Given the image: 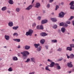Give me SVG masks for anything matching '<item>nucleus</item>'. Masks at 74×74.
I'll return each instance as SVG.
<instances>
[{
	"label": "nucleus",
	"instance_id": "nucleus-49",
	"mask_svg": "<svg viewBox=\"0 0 74 74\" xmlns=\"http://www.w3.org/2000/svg\"><path fill=\"white\" fill-rule=\"evenodd\" d=\"M66 23H68V24H70V21H66Z\"/></svg>",
	"mask_w": 74,
	"mask_h": 74
},
{
	"label": "nucleus",
	"instance_id": "nucleus-28",
	"mask_svg": "<svg viewBox=\"0 0 74 74\" xmlns=\"http://www.w3.org/2000/svg\"><path fill=\"white\" fill-rule=\"evenodd\" d=\"M70 58H74V55L73 54H71L70 55Z\"/></svg>",
	"mask_w": 74,
	"mask_h": 74
},
{
	"label": "nucleus",
	"instance_id": "nucleus-36",
	"mask_svg": "<svg viewBox=\"0 0 74 74\" xmlns=\"http://www.w3.org/2000/svg\"><path fill=\"white\" fill-rule=\"evenodd\" d=\"M40 29H41V30H43L44 29V28L43 27V26L42 25H41L40 26Z\"/></svg>",
	"mask_w": 74,
	"mask_h": 74
},
{
	"label": "nucleus",
	"instance_id": "nucleus-60",
	"mask_svg": "<svg viewBox=\"0 0 74 74\" xmlns=\"http://www.w3.org/2000/svg\"><path fill=\"white\" fill-rule=\"evenodd\" d=\"M34 0H33L32 1V4L33 3H34Z\"/></svg>",
	"mask_w": 74,
	"mask_h": 74
},
{
	"label": "nucleus",
	"instance_id": "nucleus-50",
	"mask_svg": "<svg viewBox=\"0 0 74 74\" xmlns=\"http://www.w3.org/2000/svg\"><path fill=\"white\" fill-rule=\"evenodd\" d=\"M66 55L68 59H69L70 58V56H68V54H66Z\"/></svg>",
	"mask_w": 74,
	"mask_h": 74
},
{
	"label": "nucleus",
	"instance_id": "nucleus-1",
	"mask_svg": "<svg viewBox=\"0 0 74 74\" xmlns=\"http://www.w3.org/2000/svg\"><path fill=\"white\" fill-rule=\"evenodd\" d=\"M33 33V30L31 29H29L28 32H26L25 35L28 36H32V34Z\"/></svg>",
	"mask_w": 74,
	"mask_h": 74
},
{
	"label": "nucleus",
	"instance_id": "nucleus-40",
	"mask_svg": "<svg viewBox=\"0 0 74 74\" xmlns=\"http://www.w3.org/2000/svg\"><path fill=\"white\" fill-rule=\"evenodd\" d=\"M57 27H58L57 25H54L53 27L54 28V29H56V28H57Z\"/></svg>",
	"mask_w": 74,
	"mask_h": 74
},
{
	"label": "nucleus",
	"instance_id": "nucleus-39",
	"mask_svg": "<svg viewBox=\"0 0 74 74\" xmlns=\"http://www.w3.org/2000/svg\"><path fill=\"white\" fill-rule=\"evenodd\" d=\"M58 51H62V48H59L57 50Z\"/></svg>",
	"mask_w": 74,
	"mask_h": 74
},
{
	"label": "nucleus",
	"instance_id": "nucleus-25",
	"mask_svg": "<svg viewBox=\"0 0 74 74\" xmlns=\"http://www.w3.org/2000/svg\"><path fill=\"white\" fill-rule=\"evenodd\" d=\"M31 59L32 62H33L34 63H35V59H34V58H31Z\"/></svg>",
	"mask_w": 74,
	"mask_h": 74
},
{
	"label": "nucleus",
	"instance_id": "nucleus-9",
	"mask_svg": "<svg viewBox=\"0 0 74 74\" xmlns=\"http://www.w3.org/2000/svg\"><path fill=\"white\" fill-rule=\"evenodd\" d=\"M51 20L52 21V22H56L57 21V19L56 18H51Z\"/></svg>",
	"mask_w": 74,
	"mask_h": 74
},
{
	"label": "nucleus",
	"instance_id": "nucleus-58",
	"mask_svg": "<svg viewBox=\"0 0 74 74\" xmlns=\"http://www.w3.org/2000/svg\"><path fill=\"white\" fill-rule=\"evenodd\" d=\"M45 47L47 49H48V46H46Z\"/></svg>",
	"mask_w": 74,
	"mask_h": 74
},
{
	"label": "nucleus",
	"instance_id": "nucleus-19",
	"mask_svg": "<svg viewBox=\"0 0 74 74\" xmlns=\"http://www.w3.org/2000/svg\"><path fill=\"white\" fill-rule=\"evenodd\" d=\"M30 48V47L26 45L25 47V49H29Z\"/></svg>",
	"mask_w": 74,
	"mask_h": 74
},
{
	"label": "nucleus",
	"instance_id": "nucleus-10",
	"mask_svg": "<svg viewBox=\"0 0 74 74\" xmlns=\"http://www.w3.org/2000/svg\"><path fill=\"white\" fill-rule=\"evenodd\" d=\"M8 24L9 26L10 27H11L13 26V23L12 22H9Z\"/></svg>",
	"mask_w": 74,
	"mask_h": 74
},
{
	"label": "nucleus",
	"instance_id": "nucleus-47",
	"mask_svg": "<svg viewBox=\"0 0 74 74\" xmlns=\"http://www.w3.org/2000/svg\"><path fill=\"white\" fill-rule=\"evenodd\" d=\"M41 17L40 16H38V19L40 21V20H41Z\"/></svg>",
	"mask_w": 74,
	"mask_h": 74
},
{
	"label": "nucleus",
	"instance_id": "nucleus-15",
	"mask_svg": "<svg viewBox=\"0 0 74 74\" xmlns=\"http://www.w3.org/2000/svg\"><path fill=\"white\" fill-rule=\"evenodd\" d=\"M40 46V44L39 43H38V44H34V46L36 48H38V46Z\"/></svg>",
	"mask_w": 74,
	"mask_h": 74
},
{
	"label": "nucleus",
	"instance_id": "nucleus-48",
	"mask_svg": "<svg viewBox=\"0 0 74 74\" xmlns=\"http://www.w3.org/2000/svg\"><path fill=\"white\" fill-rule=\"evenodd\" d=\"M37 29H40V26L38 25L37 26Z\"/></svg>",
	"mask_w": 74,
	"mask_h": 74
},
{
	"label": "nucleus",
	"instance_id": "nucleus-51",
	"mask_svg": "<svg viewBox=\"0 0 74 74\" xmlns=\"http://www.w3.org/2000/svg\"><path fill=\"white\" fill-rule=\"evenodd\" d=\"M62 58H60L58 59V61H61V60H62Z\"/></svg>",
	"mask_w": 74,
	"mask_h": 74
},
{
	"label": "nucleus",
	"instance_id": "nucleus-29",
	"mask_svg": "<svg viewBox=\"0 0 74 74\" xmlns=\"http://www.w3.org/2000/svg\"><path fill=\"white\" fill-rule=\"evenodd\" d=\"M52 42H57V40H51Z\"/></svg>",
	"mask_w": 74,
	"mask_h": 74
},
{
	"label": "nucleus",
	"instance_id": "nucleus-32",
	"mask_svg": "<svg viewBox=\"0 0 74 74\" xmlns=\"http://www.w3.org/2000/svg\"><path fill=\"white\" fill-rule=\"evenodd\" d=\"M70 8L71 9H72V10H74V5H71L70 6Z\"/></svg>",
	"mask_w": 74,
	"mask_h": 74
},
{
	"label": "nucleus",
	"instance_id": "nucleus-21",
	"mask_svg": "<svg viewBox=\"0 0 74 74\" xmlns=\"http://www.w3.org/2000/svg\"><path fill=\"white\" fill-rule=\"evenodd\" d=\"M9 3L10 4H14V2L12 0H10L9 1Z\"/></svg>",
	"mask_w": 74,
	"mask_h": 74
},
{
	"label": "nucleus",
	"instance_id": "nucleus-23",
	"mask_svg": "<svg viewBox=\"0 0 74 74\" xmlns=\"http://www.w3.org/2000/svg\"><path fill=\"white\" fill-rule=\"evenodd\" d=\"M7 10V7H4L1 8V10L2 11H5Z\"/></svg>",
	"mask_w": 74,
	"mask_h": 74
},
{
	"label": "nucleus",
	"instance_id": "nucleus-52",
	"mask_svg": "<svg viewBox=\"0 0 74 74\" xmlns=\"http://www.w3.org/2000/svg\"><path fill=\"white\" fill-rule=\"evenodd\" d=\"M47 8H49V7H50V5H49V4H48L47 5Z\"/></svg>",
	"mask_w": 74,
	"mask_h": 74
},
{
	"label": "nucleus",
	"instance_id": "nucleus-8",
	"mask_svg": "<svg viewBox=\"0 0 74 74\" xmlns=\"http://www.w3.org/2000/svg\"><path fill=\"white\" fill-rule=\"evenodd\" d=\"M12 59L13 60H14V61L18 60V58H17V57L15 56L13 57L12 58Z\"/></svg>",
	"mask_w": 74,
	"mask_h": 74
},
{
	"label": "nucleus",
	"instance_id": "nucleus-45",
	"mask_svg": "<svg viewBox=\"0 0 74 74\" xmlns=\"http://www.w3.org/2000/svg\"><path fill=\"white\" fill-rule=\"evenodd\" d=\"M30 61V59L28 58L27 59V60L25 61L26 63H27V62H29Z\"/></svg>",
	"mask_w": 74,
	"mask_h": 74
},
{
	"label": "nucleus",
	"instance_id": "nucleus-62",
	"mask_svg": "<svg viewBox=\"0 0 74 74\" xmlns=\"http://www.w3.org/2000/svg\"><path fill=\"white\" fill-rule=\"evenodd\" d=\"M8 13H10V11L9 10L7 11Z\"/></svg>",
	"mask_w": 74,
	"mask_h": 74
},
{
	"label": "nucleus",
	"instance_id": "nucleus-22",
	"mask_svg": "<svg viewBox=\"0 0 74 74\" xmlns=\"http://www.w3.org/2000/svg\"><path fill=\"white\" fill-rule=\"evenodd\" d=\"M21 54H22L24 56H25V57H27V55L25 54V53H24L23 52H21Z\"/></svg>",
	"mask_w": 74,
	"mask_h": 74
},
{
	"label": "nucleus",
	"instance_id": "nucleus-20",
	"mask_svg": "<svg viewBox=\"0 0 74 74\" xmlns=\"http://www.w3.org/2000/svg\"><path fill=\"white\" fill-rule=\"evenodd\" d=\"M18 28H19V26H17L16 27H13L12 29L14 30H17Z\"/></svg>",
	"mask_w": 74,
	"mask_h": 74
},
{
	"label": "nucleus",
	"instance_id": "nucleus-42",
	"mask_svg": "<svg viewBox=\"0 0 74 74\" xmlns=\"http://www.w3.org/2000/svg\"><path fill=\"white\" fill-rule=\"evenodd\" d=\"M74 18V16H71L70 18L69 19V20H71V19H73Z\"/></svg>",
	"mask_w": 74,
	"mask_h": 74
},
{
	"label": "nucleus",
	"instance_id": "nucleus-11",
	"mask_svg": "<svg viewBox=\"0 0 74 74\" xmlns=\"http://www.w3.org/2000/svg\"><path fill=\"white\" fill-rule=\"evenodd\" d=\"M66 50H68L70 51H72V48L71 47H68L66 48Z\"/></svg>",
	"mask_w": 74,
	"mask_h": 74
},
{
	"label": "nucleus",
	"instance_id": "nucleus-3",
	"mask_svg": "<svg viewBox=\"0 0 74 74\" xmlns=\"http://www.w3.org/2000/svg\"><path fill=\"white\" fill-rule=\"evenodd\" d=\"M69 67H73V65L71 64V62H70V63H68L67 64Z\"/></svg>",
	"mask_w": 74,
	"mask_h": 74
},
{
	"label": "nucleus",
	"instance_id": "nucleus-2",
	"mask_svg": "<svg viewBox=\"0 0 74 74\" xmlns=\"http://www.w3.org/2000/svg\"><path fill=\"white\" fill-rule=\"evenodd\" d=\"M64 16V14L63 12H61L59 14V17L60 18H63Z\"/></svg>",
	"mask_w": 74,
	"mask_h": 74
},
{
	"label": "nucleus",
	"instance_id": "nucleus-30",
	"mask_svg": "<svg viewBox=\"0 0 74 74\" xmlns=\"http://www.w3.org/2000/svg\"><path fill=\"white\" fill-rule=\"evenodd\" d=\"M24 53H25V54H27V55L29 54V53L28 51H24Z\"/></svg>",
	"mask_w": 74,
	"mask_h": 74
},
{
	"label": "nucleus",
	"instance_id": "nucleus-46",
	"mask_svg": "<svg viewBox=\"0 0 74 74\" xmlns=\"http://www.w3.org/2000/svg\"><path fill=\"white\" fill-rule=\"evenodd\" d=\"M55 65L56 66H57V67L59 66V64L58 63L55 64Z\"/></svg>",
	"mask_w": 74,
	"mask_h": 74
},
{
	"label": "nucleus",
	"instance_id": "nucleus-44",
	"mask_svg": "<svg viewBox=\"0 0 74 74\" xmlns=\"http://www.w3.org/2000/svg\"><path fill=\"white\" fill-rule=\"evenodd\" d=\"M47 61L48 62H50L51 63L52 62H53L52 60H49V59H48Z\"/></svg>",
	"mask_w": 74,
	"mask_h": 74
},
{
	"label": "nucleus",
	"instance_id": "nucleus-33",
	"mask_svg": "<svg viewBox=\"0 0 74 74\" xmlns=\"http://www.w3.org/2000/svg\"><path fill=\"white\" fill-rule=\"evenodd\" d=\"M70 45L71 48H74V44H70Z\"/></svg>",
	"mask_w": 74,
	"mask_h": 74
},
{
	"label": "nucleus",
	"instance_id": "nucleus-38",
	"mask_svg": "<svg viewBox=\"0 0 74 74\" xmlns=\"http://www.w3.org/2000/svg\"><path fill=\"white\" fill-rule=\"evenodd\" d=\"M59 8V6L58 5H56L55 10H58V9Z\"/></svg>",
	"mask_w": 74,
	"mask_h": 74
},
{
	"label": "nucleus",
	"instance_id": "nucleus-64",
	"mask_svg": "<svg viewBox=\"0 0 74 74\" xmlns=\"http://www.w3.org/2000/svg\"><path fill=\"white\" fill-rule=\"evenodd\" d=\"M4 48H7V46H4Z\"/></svg>",
	"mask_w": 74,
	"mask_h": 74
},
{
	"label": "nucleus",
	"instance_id": "nucleus-59",
	"mask_svg": "<svg viewBox=\"0 0 74 74\" xmlns=\"http://www.w3.org/2000/svg\"><path fill=\"white\" fill-rule=\"evenodd\" d=\"M58 33H60V29H58Z\"/></svg>",
	"mask_w": 74,
	"mask_h": 74
},
{
	"label": "nucleus",
	"instance_id": "nucleus-26",
	"mask_svg": "<svg viewBox=\"0 0 74 74\" xmlns=\"http://www.w3.org/2000/svg\"><path fill=\"white\" fill-rule=\"evenodd\" d=\"M32 27H36V23H34L32 25Z\"/></svg>",
	"mask_w": 74,
	"mask_h": 74
},
{
	"label": "nucleus",
	"instance_id": "nucleus-16",
	"mask_svg": "<svg viewBox=\"0 0 74 74\" xmlns=\"http://www.w3.org/2000/svg\"><path fill=\"white\" fill-rule=\"evenodd\" d=\"M41 48H42L41 46H39V47L37 48V51H41Z\"/></svg>",
	"mask_w": 74,
	"mask_h": 74
},
{
	"label": "nucleus",
	"instance_id": "nucleus-34",
	"mask_svg": "<svg viewBox=\"0 0 74 74\" xmlns=\"http://www.w3.org/2000/svg\"><path fill=\"white\" fill-rule=\"evenodd\" d=\"M16 12H19L20 10L19 8H17L16 9Z\"/></svg>",
	"mask_w": 74,
	"mask_h": 74
},
{
	"label": "nucleus",
	"instance_id": "nucleus-6",
	"mask_svg": "<svg viewBox=\"0 0 74 74\" xmlns=\"http://www.w3.org/2000/svg\"><path fill=\"white\" fill-rule=\"evenodd\" d=\"M48 22V21L46 20H42L41 21V23L42 24H44V23H46Z\"/></svg>",
	"mask_w": 74,
	"mask_h": 74
},
{
	"label": "nucleus",
	"instance_id": "nucleus-54",
	"mask_svg": "<svg viewBox=\"0 0 74 74\" xmlns=\"http://www.w3.org/2000/svg\"><path fill=\"white\" fill-rule=\"evenodd\" d=\"M67 26H68V25H67V24H65V27H67Z\"/></svg>",
	"mask_w": 74,
	"mask_h": 74
},
{
	"label": "nucleus",
	"instance_id": "nucleus-55",
	"mask_svg": "<svg viewBox=\"0 0 74 74\" xmlns=\"http://www.w3.org/2000/svg\"><path fill=\"white\" fill-rule=\"evenodd\" d=\"M53 0H49V2L50 3H51V2H53Z\"/></svg>",
	"mask_w": 74,
	"mask_h": 74
},
{
	"label": "nucleus",
	"instance_id": "nucleus-43",
	"mask_svg": "<svg viewBox=\"0 0 74 74\" xmlns=\"http://www.w3.org/2000/svg\"><path fill=\"white\" fill-rule=\"evenodd\" d=\"M57 68L58 70H60V69L61 68L60 66L59 65V66H58L57 67Z\"/></svg>",
	"mask_w": 74,
	"mask_h": 74
},
{
	"label": "nucleus",
	"instance_id": "nucleus-13",
	"mask_svg": "<svg viewBox=\"0 0 74 74\" xmlns=\"http://www.w3.org/2000/svg\"><path fill=\"white\" fill-rule=\"evenodd\" d=\"M61 30L62 33H64L66 30V29L64 27H62L61 28Z\"/></svg>",
	"mask_w": 74,
	"mask_h": 74
},
{
	"label": "nucleus",
	"instance_id": "nucleus-27",
	"mask_svg": "<svg viewBox=\"0 0 74 74\" xmlns=\"http://www.w3.org/2000/svg\"><path fill=\"white\" fill-rule=\"evenodd\" d=\"M45 69L46 70H47V71H51V70H50L48 68V66H47L45 68Z\"/></svg>",
	"mask_w": 74,
	"mask_h": 74
},
{
	"label": "nucleus",
	"instance_id": "nucleus-61",
	"mask_svg": "<svg viewBox=\"0 0 74 74\" xmlns=\"http://www.w3.org/2000/svg\"><path fill=\"white\" fill-rule=\"evenodd\" d=\"M72 23L73 25H74V21H72Z\"/></svg>",
	"mask_w": 74,
	"mask_h": 74
},
{
	"label": "nucleus",
	"instance_id": "nucleus-31",
	"mask_svg": "<svg viewBox=\"0 0 74 74\" xmlns=\"http://www.w3.org/2000/svg\"><path fill=\"white\" fill-rule=\"evenodd\" d=\"M70 8L71 9H72V10H74V5H71L70 6Z\"/></svg>",
	"mask_w": 74,
	"mask_h": 74
},
{
	"label": "nucleus",
	"instance_id": "nucleus-17",
	"mask_svg": "<svg viewBox=\"0 0 74 74\" xmlns=\"http://www.w3.org/2000/svg\"><path fill=\"white\" fill-rule=\"evenodd\" d=\"M36 8H38V7L40 6V4L39 3H36Z\"/></svg>",
	"mask_w": 74,
	"mask_h": 74
},
{
	"label": "nucleus",
	"instance_id": "nucleus-41",
	"mask_svg": "<svg viewBox=\"0 0 74 74\" xmlns=\"http://www.w3.org/2000/svg\"><path fill=\"white\" fill-rule=\"evenodd\" d=\"M60 25L61 26H63L64 25V23H60Z\"/></svg>",
	"mask_w": 74,
	"mask_h": 74
},
{
	"label": "nucleus",
	"instance_id": "nucleus-5",
	"mask_svg": "<svg viewBox=\"0 0 74 74\" xmlns=\"http://www.w3.org/2000/svg\"><path fill=\"white\" fill-rule=\"evenodd\" d=\"M54 66L55 63L54 62H52L50 64V67H53Z\"/></svg>",
	"mask_w": 74,
	"mask_h": 74
},
{
	"label": "nucleus",
	"instance_id": "nucleus-63",
	"mask_svg": "<svg viewBox=\"0 0 74 74\" xmlns=\"http://www.w3.org/2000/svg\"><path fill=\"white\" fill-rule=\"evenodd\" d=\"M69 73H71V71H70L68 72Z\"/></svg>",
	"mask_w": 74,
	"mask_h": 74
},
{
	"label": "nucleus",
	"instance_id": "nucleus-14",
	"mask_svg": "<svg viewBox=\"0 0 74 74\" xmlns=\"http://www.w3.org/2000/svg\"><path fill=\"white\" fill-rule=\"evenodd\" d=\"M45 42V40H44V39H42L40 41V42L41 44H44Z\"/></svg>",
	"mask_w": 74,
	"mask_h": 74
},
{
	"label": "nucleus",
	"instance_id": "nucleus-35",
	"mask_svg": "<svg viewBox=\"0 0 74 74\" xmlns=\"http://www.w3.org/2000/svg\"><path fill=\"white\" fill-rule=\"evenodd\" d=\"M9 71H12V67H10L8 69Z\"/></svg>",
	"mask_w": 74,
	"mask_h": 74
},
{
	"label": "nucleus",
	"instance_id": "nucleus-57",
	"mask_svg": "<svg viewBox=\"0 0 74 74\" xmlns=\"http://www.w3.org/2000/svg\"><path fill=\"white\" fill-rule=\"evenodd\" d=\"M17 48L18 49L20 48H21V46L20 45H18Z\"/></svg>",
	"mask_w": 74,
	"mask_h": 74
},
{
	"label": "nucleus",
	"instance_id": "nucleus-4",
	"mask_svg": "<svg viewBox=\"0 0 74 74\" xmlns=\"http://www.w3.org/2000/svg\"><path fill=\"white\" fill-rule=\"evenodd\" d=\"M40 35L41 36L44 37L46 36L47 35V34H46L45 32H42L40 33Z\"/></svg>",
	"mask_w": 74,
	"mask_h": 74
},
{
	"label": "nucleus",
	"instance_id": "nucleus-18",
	"mask_svg": "<svg viewBox=\"0 0 74 74\" xmlns=\"http://www.w3.org/2000/svg\"><path fill=\"white\" fill-rule=\"evenodd\" d=\"M5 38L6 40H9L10 39V36H9L5 35Z\"/></svg>",
	"mask_w": 74,
	"mask_h": 74
},
{
	"label": "nucleus",
	"instance_id": "nucleus-37",
	"mask_svg": "<svg viewBox=\"0 0 74 74\" xmlns=\"http://www.w3.org/2000/svg\"><path fill=\"white\" fill-rule=\"evenodd\" d=\"M13 36H18V33H14L13 34Z\"/></svg>",
	"mask_w": 74,
	"mask_h": 74
},
{
	"label": "nucleus",
	"instance_id": "nucleus-7",
	"mask_svg": "<svg viewBox=\"0 0 74 74\" xmlns=\"http://www.w3.org/2000/svg\"><path fill=\"white\" fill-rule=\"evenodd\" d=\"M32 5H30L27 8H26V10H30L32 8Z\"/></svg>",
	"mask_w": 74,
	"mask_h": 74
},
{
	"label": "nucleus",
	"instance_id": "nucleus-53",
	"mask_svg": "<svg viewBox=\"0 0 74 74\" xmlns=\"http://www.w3.org/2000/svg\"><path fill=\"white\" fill-rule=\"evenodd\" d=\"M35 72H32L31 73H30L29 74H34Z\"/></svg>",
	"mask_w": 74,
	"mask_h": 74
},
{
	"label": "nucleus",
	"instance_id": "nucleus-24",
	"mask_svg": "<svg viewBox=\"0 0 74 74\" xmlns=\"http://www.w3.org/2000/svg\"><path fill=\"white\" fill-rule=\"evenodd\" d=\"M74 1H73L71 2L70 3L69 5H74Z\"/></svg>",
	"mask_w": 74,
	"mask_h": 74
},
{
	"label": "nucleus",
	"instance_id": "nucleus-12",
	"mask_svg": "<svg viewBox=\"0 0 74 74\" xmlns=\"http://www.w3.org/2000/svg\"><path fill=\"white\" fill-rule=\"evenodd\" d=\"M13 40L15 41H16V42H20L21 41V40L20 39L18 38L14 39Z\"/></svg>",
	"mask_w": 74,
	"mask_h": 74
},
{
	"label": "nucleus",
	"instance_id": "nucleus-56",
	"mask_svg": "<svg viewBox=\"0 0 74 74\" xmlns=\"http://www.w3.org/2000/svg\"><path fill=\"white\" fill-rule=\"evenodd\" d=\"M64 2H62L61 3V5H64Z\"/></svg>",
	"mask_w": 74,
	"mask_h": 74
}]
</instances>
